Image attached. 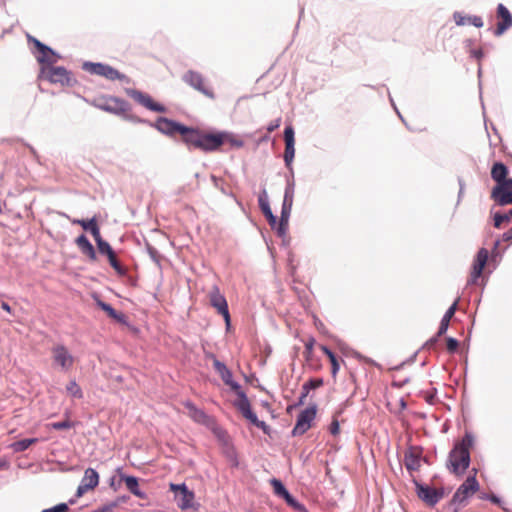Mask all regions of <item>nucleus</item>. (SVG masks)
<instances>
[{"label":"nucleus","instance_id":"f257e3e1","mask_svg":"<svg viewBox=\"0 0 512 512\" xmlns=\"http://www.w3.org/2000/svg\"><path fill=\"white\" fill-rule=\"evenodd\" d=\"M474 436L466 431L462 439L456 442L448 454L446 467L456 476L463 475L471 463L470 448L474 445Z\"/></svg>","mask_w":512,"mask_h":512},{"label":"nucleus","instance_id":"f03ea898","mask_svg":"<svg viewBox=\"0 0 512 512\" xmlns=\"http://www.w3.org/2000/svg\"><path fill=\"white\" fill-rule=\"evenodd\" d=\"M227 135L224 132L208 133L199 128H190L185 145L189 150L199 149L209 153L217 151L224 143Z\"/></svg>","mask_w":512,"mask_h":512},{"label":"nucleus","instance_id":"7ed1b4c3","mask_svg":"<svg viewBox=\"0 0 512 512\" xmlns=\"http://www.w3.org/2000/svg\"><path fill=\"white\" fill-rule=\"evenodd\" d=\"M27 41L34 45L35 50H32V53L35 55L37 61L42 65V67H50L61 58V56L51 47L42 43L30 34H27Z\"/></svg>","mask_w":512,"mask_h":512},{"label":"nucleus","instance_id":"20e7f679","mask_svg":"<svg viewBox=\"0 0 512 512\" xmlns=\"http://www.w3.org/2000/svg\"><path fill=\"white\" fill-rule=\"evenodd\" d=\"M41 74L45 75V78L53 84L72 87L77 83L72 72L63 66L54 67L51 65L50 67H42Z\"/></svg>","mask_w":512,"mask_h":512},{"label":"nucleus","instance_id":"39448f33","mask_svg":"<svg viewBox=\"0 0 512 512\" xmlns=\"http://www.w3.org/2000/svg\"><path fill=\"white\" fill-rule=\"evenodd\" d=\"M147 124L155 127L160 133L167 136H173L176 133H179L182 136V141L184 143H186V138L188 137L191 128L166 117H159L155 123H150L147 121Z\"/></svg>","mask_w":512,"mask_h":512},{"label":"nucleus","instance_id":"423d86ee","mask_svg":"<svg viewBox=\"0 0 512 512\" xmlns=\"http://www.w3.org/2000/svg\"><path fill=\"white\" fill-rule=\"evenodd\" d=\"M82 69L93 75L102 76L111 81H128V78L125 74L119 72L117 69L113 68L108 64L86 61L83 63Z\"/></svg>","mask_w":512,"mask_h":512},{"label":"nucleus","instance_id":"0eeeda50","mask_svg":"<svg viewBox=\"0 0 512 512\" xmlns=\"http://www.w3.org/2000/svg\"><path fill=\"white\" fill-rule=\"evenodd\" d=\"M416 495L427 506L434 507L445 495L443 488H434L426 484L413 480Z\"/></svg>","mask_w":512,"mask_h":512},{"label":"nucleus","instance_id":"6e6552de","mask_svg":"<svg viewBox=\"0 0 512 512\" xmlns=\"http://www.w3.org/2000/svg\"><path fill=\"white\" fill-rule=\"evenodd\" d=\"M317 413L316 404H312L305 408L297 417L296 424L292 429L293 436H300L306 433L310 427L312 421L315 419Z\"/></svg>","mask_w":512,"mask_h":512},{"label":"nucleus","instance_id":"1a4fd4ad","mask_svg":"<svg viewBox=\"0 0 512 512\" xmlns=\"http://www.w3.org/2000/svg\"><path fill=\"white\" fill-rule=\"evenodd\" d=\"M182 80L192 87L193 89L197 90L198 92L202 93L206 97L210 99L215 98V94L213 90L205 85L204 77L201 73L194 71V70H188L182 77Z\"/></svg>","mask_w":512,"mask_h":512},{"label":"nucleus","instance_id":"9d476101","mask_svg":"<svg viewBox=\"0 0 512 512\" xmlns=\"http://www.w3.org/2000/svg\"><path fill=\"white\" fill-rule=\"evenodd\" d=\"M210 304L214 307L217 312L223 316L226 324V328L229 329L231 325V318L228 309V303L223 294H221L219 288L214 286L209 293Z\"/></svg>","mask_w":512,"mask_h":512},{"label":"nucleus","instance_id":"9b49d317","mask_svg":"<svg viewBox=\"0 0 512 512\" xmlns=\"http://www.w3.org/2000/svg\"><path fill=\"white\" fill-rule=\"evenodd\" d=\"M131 109L129 102L124 99L118 97H109V105L107 106V111L111 114H115L118 116H124L126 119H129L133 122L137 123H147V120L137 118L131 115H126V113Z\"/></svg>","mask_w":512,"mask_h":512},{"label":"nucleus","instance_id":"f8f14e48","mask_svg":"<svg viewBox=\"0 0 512 512\" xmlns=\"http://www.w3.org/2000/svg\"><path fill=\"white\" fill-rule=\"evenodd\" d=\"M270 484L274 489L275 495L284 499L285 502L287 503V505H289L290 507H292L293 509H295L296 511H299V512H303L306 510L305 506L303 504H301L300 502H298L290 494V492L286 489V487L284 486V484L282 483L281 480H279L277 478H272L270 480Z\"/></svg>","mask_w":512,"mask_h":512},{"label":"nucleus","instance_id":"ddd939ff","mask_svg":"<svg viewBox=\"0 0 512 512\" xmlns=\"http://www.w3.org/2000/svg\"><path fill=\"white\" fill-rule=\"evenodd\" d=\"M126 94L132 99H134L136 102H138L139 104L153 112H166L165 106H163L160 103L154 102L152 98L144 92H141L133 88H128L126 89Z\"/></svg>","mask_w":512,"mask_h":512},{"label":"nucleus","instance_id":"4468645a","mask_svg":"<svg viewBox=\"0 0 512 512\" xmlns=\"http://www.w3.org/2000/svg\"><path fill=\"white\" fill-rule=\"evenodd\" d=\"M423 449L420 446H409L404 453V465L407 471H418L421 467V460L427 461L422 457Z\"/></svg>","mask_w":512,"mask_h":512},{"label":"nucleus","instance_id":"2eb2a0df","mask_svg":"<svg viewBox=\"0 0 512 512\" xmlns=\"http://www.w3.org/2000/svg\"><path fill=\"white\" fill-rule=\"evenodd\" d=\"M213 360V367L215 371L219 374L222 381L229 386L234 392L238 391L241 385L234 381L231 370L226 366L225 363L221 362L217 357L213 354L210 355Z\"/></svg>","mask_w":512,"mask_h":512},{"label":"nucleus","instance_id":"dca6fc26","mask_svg":"<svg viewBox=\"0 0 512 512\" xmlns=\"http://www.w3.org/2000/svg\"><path fill=\"white\" fill-rule=\"evenodd\" d=\"M284 162L285 166L292 172V162L295 156V133L292 126H286L284 130Z\"/></svg>","mask_w":512,"mask_h":512},{"label":"nucleus","instance_id":"f3484780","mask_svg":"<svg viewBox=\"0 0 512 512\" xmlns=\"http://www.w3.org/2000/svg\"><path fill=\"white\" fill-rule=\"evenodd\" d=\"M52 352L54 363L60 366L63 371H68L72 368L74 357L64 345L55 346Z\"/></svg>","mask_w":512,"mask_h":512},{"label":"nucleus","instance_id":"a211bd4d","mask_svg":"<svg viewBox=\"0 0 512 512\" xmlns=\"http://www.w3.org/2000/svg\"><path fill=\"white\" fill-rule=\"evenodd\" d=\"M258 204L259 207L264 214L265 218L267 219L271 229L277 231L278 223L277 217L273 214L270 204H269V197L266 191V188L263 187L261 192L258 196Z\"/></svg>","mask_w":512,"mask_h":512},{"label":"nucleus","instance_id":"6ab92c4d","mask_svg":"<svg viewBox=\"0 0 512 512\" xmlns=\"http://www.w3.org/2000/svg\"><path fill=\"white\" fill-rule=\"evenodd\" d=\"M489 257L488 250L485 248L479 249L476 255V259L473 264V270L470 275L468 283L474 284L477 279L482 275L483 269L487 263Z\"/></svg>","mask_w":512,"mask_h":512},{"label":"nucleus","instance_id":"aec40b11","mask_svg":"<svg viewBox=\"0 0 512 512\" xmlns=\"http://www.w3.org/2000/svg\"><path fill=\"white\" fill-rule=\"evenodd\" d=\"M121 481H124L127 489L137 498L146 500L148 495L139 488V480L132 475H126L121 472V468L117 469Z\"/></svg>","mask_w":512,"mask_h":512},{"label":"nucleus","instance_id":"412c9836","mask_svg":"<svg viewBox=\"0 0 512 512\" xmlns=\"http://www.w3.org/2000/svg\"><path fill=\"white\" fill-rule=\"evenodd\" d=\"M185 406L189 410L190 417L196 423L204 425L208 428L215 421L214 417L208 415L203 409L196 407L192 402H187Z\"/></svg>","mask_w":512,"mask_h":512},{"label":"nucleus","instance_id":"4be33fe9","mask_svg":"<svg viewBox=\"0 0 512 512\" xmlns=\"http://www.w3.org/2000/svg\"><path fill=\"white\" fill-rule=\"evenodd\" d=\"M497 15L502 20L498 22L494 34L496 36H500L512 26V15L506 6H504L502 3L498 4L497 6Z\"/></svg>","mask_w":512,"mask_h":512},{"label":"nucleus","instance_id":"5701e85b","mask_svg":"<svg viewBox=\"0 0 512 512\" xmlns=\"http://www.w3.org/2000/svg\"><path fill=\"white\" fill-rule=\"evenodd\" d=\"M479 483L476 479V470H474V475L468 476L466 480L458 487L456 492L460 495L464 496L468 499V497L478 491Z\"/></svg>","mask_w":512,"mask_h":512},{"label":"nucleus","instance_id":"b1692460","mask_svg":"<svg viewBox=\"0 0 512 512\" xmlns=\"http://www.w3.org/2000/svg\"><path fill=\"white\" fill-rule=\"evenodd\" d=\"M491 198L500 206L512 204V190H508L503 186H495L491 191Z\"/></svg>","mask_w":512,"mask_h":512},{"label":"nucleus","instance_id":"393cba45","mask_svg":"<svg viewBox=\"0 0 512 512\" xmlns=\"http://www.w3.org/2000/svg\"><path fill=\"white\" fill-rule=\"evenodd\" d=\"M195 494L193 491L189 490L188 487L183 488V492L176 493L175 500L177 502V506L181 510H187L193 507L194 505Z\"/></svg>","mask_w":512,"mask_h":512},{"label":"nucleus","instance_id":"a878e982","mask_svg":"<svg viewBox=\"0 0 512 512\" xmlns=\"http://www.w3.org/2000/svg\"><path fill=\"white\" fill-rule=\"evenodd\" d=\"M76 245L82 252V254L86 255L91 261H95L97 258L96 251L89 241V239L86 237V235L81 234L78 236L75 240Z\"/></svg>","mask_w":512,"mask_h":512},{"label":"nucleus","instance_id":"bb28decb","mask_svg":"<svg viewBox=\"0 0 512 512\" xmlns=\"http://www.w3.org/2000/svg\"><path fill=\"white\" fill-rule=\"evenodd\" d=\"M323 385L322 378H311L307 382H305L302 386L301 394L298 398V401L295 403V406H301L305 403V399L308 396L310 390L319 388Z\"/></svg>","mask_w":512,"mask_h":512},{"label":"nucleus","instance_id":"cd10ccee","mask_svg":"<svg viewBox=\"0 0 512 512\" xmlns=\"http://www.w3.org/2000/svg\"><path fill=\"white\" fill-rule=\"evenodd\" d=\"M454 21L456 25L463 26L465 24H471L477 28L483 27L484 23L480 16H463L460 12H454L453 14Z\"/></svg>","mask_w":512,"mask_h":512},{"label":"nucleus","instance_id":"c85d7f7f","mask_svg":"<svg viewBox=\"0 0 512 512\" xmlns=\"http://www.w3.org/2000/svg\"><path fill=\"white\" fill-rule=\"evenodd\" d=\"M458 306V300H455L454 303L447 309L445 314L443 315L439 328H438V336L444 335L449 327V322L451 318L454 316Z\"/></svg>","mask_w":512,"mask_h":512},{"label":"nucleus","instance_id":"c756f323","mask_svg":"<svg viewBox=\"0 0 512 512\" xmlns=\"http://www.w3.org/2000/svg\"><path fill=\"white\" fill-rule=\"evenodd\" d=\"M508 174V168L502 162H496L491 169V177L496 182V185L503 183Z\"/></svg>","mask_w":512,"mask_h":512},{"label":"nucleus","instance_id":"7c9ffc66","mask_svg":"<svg viewBox=\"0 0 512 512\" xmlns=\"http://www.w3.org/2000/svg\"><path fill=\"white\" fill-rule=\"evenodd\" d=\"M292 208L283 206L281 207V216L277 227V234L280 237H284L288 230L289 218L291 215Z\"/></svg>","mask_w":512,"mask_h":512},{"label":"nucleus","instance_id":"2f4dec72","mask_svg":"<svg viewBox=\"0 0 512 512\" xmlns=\"http://www.w3.org/2000/svg\"><path fill=\"white\" fill-rule=\"evenodd\" d=\"M97 305L105 311L110 318L119 323H126V316L123 313L117 312L110 304L98 299Z\"/></svg>","mask_w":512,"mask_h":512},{"label":"nucleus","instance_id":"473e14b6","mask_svg":"<svg viewBox=\"0 0 512 512\" xmlns=\"http://www.w3.org/2000/svg\"><path fill=\"white\" fill-rule=\"evenodd\" d=\"M235 393L239 398L235 403L236 408L242 413L243 416L251 412L252 409L250 402L242 388H240L238 391H235Z\"/></svg>","mask_w":512,"mask_h":512},{"label":"nucleus","instance_id":"72a5a7b5","mask_svg":"<svg viewBox=\"0 0 512 512\" xmlns=\"http://www.w3.org/2000/svg\"><path fill=\"white\" fill-rule=\"evenodd\" d=\"M81 482L84 483L87 488L94 489L99 483V474L93 468H87L84 472V476L81 479Z\"/></svg>","mask_w":512,"mask_h":512},{"label":"nucleus","instance_id":"f704fd0d","mask_svg":"<svg viewBox=\"0 0 512 512\" xmlns=\"http://www.w3.org/2000/svg\"><path fill=\"white\" fill-rule=\"evenodd\" d=\"M321 349L324 352V354L329 358V361L331 363V373H332V376L335 377L340 369V365L336 358V355L327 346H322Z\"/></svg>","mask_w":512,"mask_h":512},{"label":"nucleus","instance_id":"c9c22d12","mask_svg":"<svg viewBox=\"0 0 512 512\" xmlns=\"http://www.w3.org/2000/svg\"><path fill=\"white\" fill-rule=\"evenodd\" d=\"M38 438H25L12 443L11 447L14 452H24L27 450L32 444L37 443Z\"/></svg>","mask_w":512,"mask_h":512},{"label":"nucleus","instance_id":"e433bc0d","mask_svg":"<svg viewBox=\"0 0 512 512\" xmlns=\"http://www.w3.org/2000/svg\"><path fill=\"white\" fill-rule=\"evenodd\" d=\"M208 429H210L212 431V433L215 435V437L220 441L222 442L223 444H227L228 443V434H227V431L225 429H223L220 425H218V423L216 422V420L213 422L212 425H210L208 427Z\"/></svg>","mask_w":512,"mask_h":512},{"label":"nucleus","instance_id":"4c0bfd02","mask_svg":"<svg viewBox=\"0 0 512 512\" xmlns=\"http://www.w3.org/2000/svg\"><path fill=\"white\" fill-rule=\"evenodd\" d=\"M467 498L460 495L458 492H455L452 496V499L448 503V509L451 512H458L460 509V506L463 505L466 502Z\"/></svg>","mask_w":512,"mask_h":512},{"label":"nucleus","instance_id":"58836bf2","mask_svg":"<svg viewBox=\"0 0 512 512\" xmlns=\"http://www.w3.org/2000/svg\"><path fill=\"white\" fill-rule=\"evenodd\" d=\"M109 260V264L112 266V268L117 272L120 276H125L127 273V270L124 266L121 265V263L118 261L115 252H113L111 255L107 256Z\"/></svg>","mask_w":512,"mask_h":512},{"label":"nucleus","instance_id":"ea45409f","mask_svg":"<svg viewBox=\"0 0 512 512\" xmlns=\"http://www.w3.org/2000/svg\"><path fill=\"white\" fill-rule=\"evenodd\" d=\"M67 392L76 399L83 398V392L80 386L76 383V381L72 380L66 386Z\"/></svg>","mask_w":512,"mask_h":512},{"label":"nucleus","instance_id":"a19ab883","mask_svg":"<svg viewBox=\"0 0 512 512\" xmlns=\"http://www.w3.org/2000/svg\"><path fill=\"white\" fill-rule=\"evenodd\" d=\"M146 251L149 254L151 260L157 266L160 267L161 266V260H162V255L160 254V252L155 247H153L151 244H149V243H146Z\"/></svg>","mask_w":512,"mask_h":512},{"label":"nucleus","instance_id":"79ce46f5","mask_svg":"<svg viewBox=\"0 0 512 512\" xmlns=\"http://www.w3.org/2000/svg\"><path fill=\"white\" fill-rule=\"evenodd\" d=\"M86 102L100 110L107 111V106L109 105V97L103 96L92 100L86 99Z\"/></svg>","mask_w":512,"mask_h":512},{"label":"nucleus","instance_id":"37998d69","mask_svg":"<svg viewBox=\"0 0 512 512\" xmlns=\"http://www.w3.org/2000/svg\"><path fill=\"white\" fill-rule=\"evenodd\" d=\"M73 223L80 225L84 230L89 231L91 230V227H94L97 223L96 218L92 217L90 219H77L74 220Z\"/></svg>","mask_w":512,"mask_h":512},{"label":"nucleus","instance_id":"c03bdc74","mask_svg":"<svg viewBox=\"0 0 512 512\" xmlns=\"http://www.w3.org/2000/svg\"><path fill=\"white\" fill-rule=\"evenodd\" d=\"M223 132L227 135V137L225 138V143L228 142V143H230L231 146H233L235 148H241L244 146L243 140L235 138L234 135L230 132H227V131H223Z\"/></svg>","mask_w":512,"mask_h":512},{"label":"nucleus","instance_id":"a18cd8bd","mask_svg":"<svg viewBox=\"0 0 512 512\" xmlns=\"http://www.w3.org/2000/svg\"><path fill=\"white\" fill-rule=\"evenodd\" d=\"M97 248H98V251L100 254H103L106 256H109L114 252L111 245L105 240L99 241V243L97 244Z\"/></svg>","mask_w":512,"mask_h":512},{"label":"nucleus","instance_id":"49530a36","mask_svg":"<svg viewBox=\"0 0 512 512\" xmlns=\"http://www.w3.org/2000/svg\"><path fill=\"white\" fill-rule=\"evenodd\" d=\"M510 221L507 213H495L494 215V227L499 229L503 222Z\"/></svg>","mask_w":512,"mask_h":512},{"label":"nucleus","instance_id":"de8ad7c7","mask_svg":"<svg viewBox=\"0 0 512 512\" xmlns=\"http://www.w3.org/2000/svg\"><path fill=\"white\" fill-rule=\"evenodd\" d=\"M447 351L451 354L455 353L458 350L459 342L457 339L453 337H448L446 340Z\"/></svg>","mask_w":512,"mask_h":512},{"label":"nucleus","instance_id":"09e8293b","mask_svg":"<svg viewBox=\"0 0 512 512\" xmlns=\"http://www.w3.org/2000/svg\"><path fill=\"white\" fill-rule=\"evenodd\" d=\"M284 192L295 193V181L294 172H290V175L286 176V187Z\"/></svg>","mask_w":512,"mask_h":512},{"label":"nucleus","instance_id":"8fccbe9b","mask_svg":"<svg viewBox=\"0 0 512 512\" xmlns=\"http://www.w3.org/2000/svg\"><path fill=\"white\" fill-rule=\"evenodd\" d=\"M52 428L55 430H65L72 427V422L69 420L59 421L52 423Z\"/></svg>","mask_w":512,"mask_h":512},{"label":"nucleus","instance_id":"3c124183","mask_svg":"<svg viewBox=\"0 0 512 512\" xmlns=\"http://www.w3.org/2000/svg\"><path fill=\"white\" fill-rule=\"evenodd\" d=\"M75 502H76L75 499H70L68 501V503H59V504L53 506L52 508H53L54 512H65L68 510V505L69 504L73 505Z\"/></svg>","mask_w":512,"mask_h":512},{"label":"nucleus","instance_id":"603ef678","mask_svg":"<svg viewBox=\"0 0 512 512\" xmlns=\"http://www.w3.org/2000/svg\"><path fill=\"white\" fill-rule=\"evenodd\" d=\"M480 498L483 499V500H489L492 503L497 504V505L501 504V499L498 496H496L495 494H493V493L492 494L482 493Z\"/></svg>","mask_w":512,"mask_h":512},{"label":"nucleus","instance_id":"864d4df0","mask_svg":"<svg viewBox=\"0 0 512 512\" xmlns=\"http://www.w3.org/2000/svg\"><path fill=\"white\" fill-rule=\"evenodd\" d=\"M293 201H294V193L284 192V197H283L282 205L292 208Z\"/></svg>","mask_w":512,"mask_h":512},{"label":"nucleus","instance_id":"5fc2aeb1","mask_svg":"<svg viewBox=\"0 0 512 512\" xmlns=\"http://www.w3.org/2000/svg\"><path fill=\"white\" fill-rule=\"evenodd\" d=\"M115 509V503L108 502L97 509L93 510L92 512H113Z\"/></svg>","mask_w":512,"mask_h":512},{"label":"nucleus","instance_id":"6e6d98bb","mask_svg":"<svg viewBox=\"0 0 512 512\" xmlns=\"http://www.w3.org/2000/svg\"><path fill=\"white\" fill-rule=\"evenodd\" d=\"M440 336H438V332L436 333V335H434L433 337H431L429 340H427L424 345H423V349H431L433 347H435V345L438 343V338Z\"/></svg>","mask_w":512,"mask_h":512},{"label":"nucleus","instance_id":"4d7b16f0","mask_svg":"<svg viewBox=\"0 0 512 512\" xmlns=\"http://www.w3.org/2000/svg\"><path fill=\"white\" fill-rule=\"evenodd\" d=\"M90 233L92 234L93 238L96 241V244L99 243V241H103L104 239L101 237L100 229L98 224L96 223L94 227H91Z\"/></svg>","mask_w":512,"mask_h":512},{"label":"nucleus","instance_id":"13d9d810","mask_svg":"<svg viewBox=\"0 0 512 512\" xmlns=\"http://www.w3.org/2000/svg\"><path fill=\"white\" fill-rule=\"evenodd\" d=\"M88 490H90V489L87 488V486L84 483L80 482V484L76 490L74 499L76 500L77 498L82 497Z\"/></svg>","mask_w":512,"mask_h":512},{"label":"nucleus","instance_id":"bf43d9fd","mask_svg":"<svg viewBox=\"0 0 512 512\" xmlns=\"http://www.w3.org/2000/svg\"><path fill=\"white\" fill-rule=\"evenodd\" d=\"M280 124H281V118H277V119L273 120L272 122H270L268 124L267 131L269 133L273 132L274 130H276L280 127Z\"/></svg>","mask_w":512,"mask_h":512},{"label":"nucleus","instance_id":"052dcab7","mask_svg":"<svg viewBox=\"0 0 512 512\" xmlns=\"http://www.w3.org/2000/svg\"><path fill=\"white\" fill-rule=\"evenodd\" d=\"M339 429H340V428H339V422H338V420L334 419V420L331 422V424H330V428H329L330 433H331L332 435H337V434L339 433Z\"/></svg>","mask_w":512,"mask_h":512},{"label":"nucleus","instance_id":"680f3d73","mask_svg":"<svg viewBox=\"0 0 512 512\" xmlns=\"http://www.w3.org/2000/svg\"><path fill=\"white\" fill-rule=\"evenodd\" d=\"M187 487L185 483L182 484H170V489L174 492V495L176 496V493L183 492V488Z\"/></svg>","mask_w":512,"mask_h":512},{"label":"nucleus","instance_id":"e2e57ef3","mask_svg":"<svg viewBox=\"0 0 512 512\" xmlns=\"http://www.w3.org/2000/svg\"><path fill=\"white\" fill-rule=\"evenodd\" d=\"M129 500L128 495L118 496L115 500L111 501V503H115V508H117L120 504L125 503Z\"/></svg>","mask_w":512,"mask_h":512},{"label":"nucleus","instance_id":"0e129e2a","mask_svg":"<svg viewBox=\"0 0 512 512\" xmlns=\"http://www.w3.org/2000/svg\"><path fill=\"white\" fill-rule=\"evenodd\" d=\"M470 55L471 57L480 60L483 57L484 53L482 49H472L470 51Z\"/></svg>","mask_w":512,"mask_h":512},{"label":"nucleus","instance_id":"69168bd1","mask_svg":"<svg viewBox=\"0 0 512 512\" xmlns=\"http://www.w3.org/2000/svg\"><path fill=\"white\" fill-rule=\"evenodd\" d=\"M255 426L260 428L265 434H269L270 427L264 421L259 420Z\"/></svg>","mask_w":512,"mask_h":512},{"label":"nucleus","instance_id":"338daca9","mask_svg":"<svg viewBox=\"0 0 512 512\" xmlns=\"http://www.w3.org/2000/svg\"><path fill=\"white\" fill-rule=\"evenodd\" d=\"M244 417L246 419H248L253 425H255L259 421L257 415L253 411H251L248 414L244 415Z\"/></svg>","mask_w":512,"mask_h":512},{"label":"nucleus","instance_id":"774afa93","mask_svg":"<svg viewBox=\"0 0 512 512\" xmlns=\"http://www.w3.org/2000/svg\"><path fill=\"white\" fill-rule=\"evenodd\" d=\"M502 240L506 242L512 240V228L502 234Z\"/></svg>","mask_w":512,"mask_h":512}]
</instances>
